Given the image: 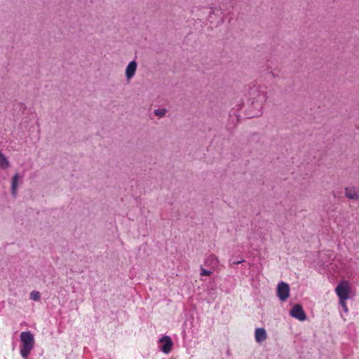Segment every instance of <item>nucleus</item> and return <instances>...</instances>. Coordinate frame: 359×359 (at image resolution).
<instances>
[{
	"label": "nucleus",
	"mask_w": 359,
	"mask_h": 359,
	"mask_svg": "<svg viewBox=\"0 0 359 359\" xmlns=\"http://www.w3.org/2000/svg\"><path fill=\"white\" fill-rule=\"evenodd\" d=\"M205 264L215 270L218 266L219 259L216 256L210 255L205 259Z\"/></svg>",
	"instance_id": "nucleus-10"
},
{
	"label": "nucleus",
	"mask_w": 359,
	"mask_h": 359,
	"mask_svg": "<svg viewBox=\"0 0 359 359\" xmlns=\"http://www.w3.org/2000/svg\"><path fill=\"white\" fill-rule=\"evenodd\" d=\"M137 68V63L135 60L130 61L126 69V78L127 81L131 80L136 72Z\"/></svg>",
	"instance_id": "nucleus-7"
},
{
	"label": "nucleus",
	"mask_w": 359,
	"mask_h": 359,
	"mask_svg": "<svg viewBox=\"0 0 359 359\" xmlns=\"http://www.w3.org/2000/svg\"><path fill=\"white\" fill-rule=\"evenodd\" d=\"M154 114L159 116L163 117L165 115L166 109H157L154 111Z\"/></svg>",
	"instance_id": "nucleus-15"
},
{
	"label": "nucleus",
	"mask_w": 359,
	"mask_h": 359,
	"mask_svg": "<svg viewBox=\"0 0 359 359\" xmlns=\"http://www.w3.org/2000/svg\"><path fill=\"white\" fill-rule=\"evenodd\" d=\"M339 299L347 300L349 298L350 287L347 281L340 283L335 289Z\"/></svg>",
	"instance_id": "nucleus-3"
},
{
	"label": "nucleus",
	"mask_w": 359,
	"mask_h": 359,
	"mask_svg": "<svg viewBox=\"0 0 359 359\" xmlns=\"http://www.w3.org/2000/svg\"><path fill=\"white\" fill-rule=\"evenodd\" d=\"M244 261L243 259H241V260L234 261L231 264H233V265H237V264H241V263H242Z\"/></svg>",
	"instance_id": "nucleus-17"
},
{
	"label": "nucleus",
	"mask_w": 359,
	"mask_h": 359,
	"mask_svg": "<svg viewBox=\"0 0 359 359\" xmlns=\"http://www.w3.org/2000/svg\"><path fill=\"white\" fill-rule=\"evenodd\" d=\"M158 343L161 344L159 346L160 351L165 354H168L173 346V341L170 336H163L158 340Z\"/></svg>",
	"instance_id": "nucleus-5"
},
{
	"label": "nucleus",
	"mask_w": 359,
	"mask_h": 359,
	"mask_svg": "<svg viewBox=\"0 0 359 359\" xmlns=\"http://www.w3.org/2000/svg\"><path fill=\"white\" fill-rule=\"evenodd\" d=\"M277 296L281 302H285L290 296V286L287 283L280 282L277 286Z\"/></svg>",
	"instance_id": "nucleus-4"
},
{
	"label": "nucleus",
	"mask_w": 359,
	"mask_h": 359,
	"mask_svg": "<svg viewBox=\"0 0 359 359\" xmlns=\"http://www.w3.org/2000/svg\"><path fill=\"white\" fill-rule=\"evenodd\" d=\"M30 299L35 302L40 300V299H41L40 292L38 291H35V290L32 291L30 293Z\"/></svg>",
	"instance_id": "nucleus-13"
},
{
	"label": "nucleus",
	"mask_w": 359,
	"mask_h": 359,
	"mask_svg": "<svg viewBox=\"0 0 359 359\" xmlns=\"http://www.w3.org/2000/svg\"><path fill=\"white\" fill-rule=\"evenodd\" d=\"M290 314L294 318L300 321H304L306 319V315L300 304H295L290 310Z\"/></svg>",
	"instance_id": "nucleus-6"
},
{
	"label": "nucleus",
	"mask_w": 359,
	"mask_h": 359,
	"mask_svg": "<svg viewBox=\"0 0 359 359\" xmlns=\"http://www.w3.org/2000/svg\"><path fill=\"white\" fill-rule=\"evenodd\" d=\"M344 194L346 198L351 200L357 201L359 199V193L355 187H346Z\"/></svg>",
	"instance_id": "nucleus-8"
},
{
	"label": "nucleus",
	"mask_w": 359,
	"mask_h": 359,
	"mask_svg": "<svg viewBox=\"0 0 359 359\" xmlns=\"http://www.w3.org/2000/svg\"><path fill=\"white\" fill-rule=\"evenodd\" d=\"M266 330L262 327L257 328L255 330V340L257 342L261 343V342L264 341V340H266Z\"/></svg>",
	"instance_id": "nucleus-12"
},
{
	"label": "nucleus",
	"mask_w": 359,
	"mask_h": 359,
	"mask_svg": "<svg viewBox=\"0 0 359 359\" xmlns=\"http://www.w3.org/2000/svg\"><path fill=\"white\" fill-rule=\"evenodd\" d=\"M20 339L22 343L20 349V355L23 359H29L28 355L34 346V335L29 331L22 332L20 335Z\"/></svg>",
	"instance_id": "nucleus-1"
},
{
	"label": "nucleus",
	"mask_w": 359,
	"mask_h": 359,
	"mask_svg": "<svg viewBox=\"0 0 359 359\" xmlns=\"http://www.w3.org/2000/svg\"><path fill=\"white\" fill-rule=\"evenodd\" d=\"M11 168V163L8 157L0 151V169L8 170Z\"/></svg>",
	"instance_id": "nucleus-11"
},
{
	"label": "nucleus",
	"mask_w": 359,
	"mask_h": 359,
	"mask_svg": "<svg viewBox=\"0 0 359 359\" xmlns=\"http://www.w3.org/2000/svg\"><path fill=\"white\" fill-rule=\"evenodd\" d=\"M346 300L339 299V303H340L341 306H342L344 311L346 313V312H348V307L346 306Z\"/></svg>",
	"instance_id": "nucleus-16"
},
{
	"label": "nucleus",
	"mask_w": 359,
	"mask_h": 359,
	"mask_svg": "<svg viewBox=\"0 0 359 359\" xmlns=\"http://www.w3.org/2000/svg\"><path fill=\"white\" fill-rule=\"evenodd\" d=\"M20 178L18 173H15L11 180V192L12 196L15 198L17 196V190L18 187V180Z\"/></svg>",
	"instance_id": "nucleus-9"
},
{
	"label": "nucleus",
	"mask_w": 359,
	"mask_h": 359,
	"mask_svg": "<svg viewBox=\"0 0 359 359\" xmlns=\"http://www.w3.org/2000/svg\"><path fill=\"white\" fill-rule=\"evenodd\" d=\"M255 91H256L257 95L254 96L253 92H252V96H253L252 97V104L257 110V112L255 114V115L258 116L262 113V109L264 103L266 102L268 97L266 92L259 91L257 90H255Z\"/></svg>",
	"instance_id": "nucleus-2"
},
{
	"label": "nucleus",
	"mask_w": 359,
	"mask_h": 359,
	"mask_svg": "<svg viewBox=\"0 0 359 359\" xmlns=\"http://www.w3.org/2000/svg\"><path fill=\"white\" fill-rule=\"evenodd\" d=\"M213 271L212 269H210V270H208V269H205L203 267H201V276H210L212 273H213Z\"/></svg>",
	"instance_id": "nucleus-14"
}]
</instances>
